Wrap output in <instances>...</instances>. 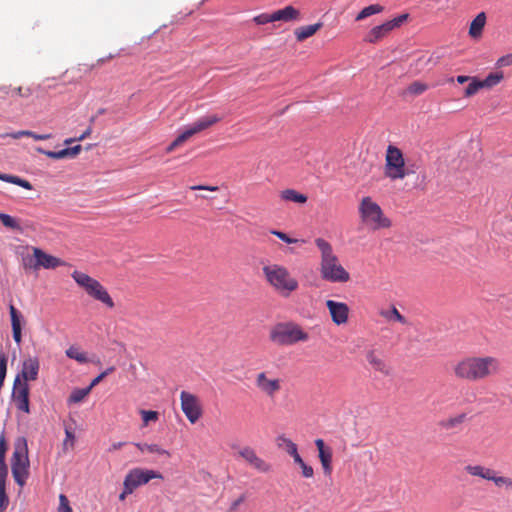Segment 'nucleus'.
<instances>
[{"label":"nucleus","instance_id":"nucleus-49","mask_svg":"<svg viewBox=\"0 0 512 512\" xmlns=\"http://www.w3.org/2000/svg\"><path fill=\"white\" fill-rule=\"evenodd\" d=\"M75 444V435L72 430L66 428L65 429V439L63 441V448H73Z\"/></svg>","mask_w":512,"mask_h":512},{"label":"nucleus","instance_id":"nucleus-45","mask_svg":"<svg viewBox=\"0 0 512 512\" xmlns=\"http://www.w3.org/2000/svg\"><path fill=\"white\" fill-rule=\"evenodd\" d=\"M94 121H95V117H92L90 119V123H94ZM91 133H92V124H90V126L79 137L66 139L64 141V144L70 145L75 141H82V140L88 138L91 135Z\"/></svg>","mask_w":512,"mask_h":512},{"label":"nucleus","instance_id":"nucleus-8","mask_svg":"<svg viewBox=\"0 0 512 512\" xmlns=\"http://www.w3.org/2000/svg\"><path fill=\"white\" fill-rule=\"evenodd\" d=\"M12 475L15 482L23 487L29 477V458L27 442L24 438L18 441L12 455Z\"/></svg>","mask_w":512,"mask_h":512},{"label":"nucleus","instance_id":"nucleus-39","mask_svg":"<svg viewBox=\"0 0 512 512\" xmlns=\"http://www.w3.org/2000/svg\"><path fill=\"white\" fill-rule=\"evenodd\" d=\"M36 150H37L39 153L44 154V155H46L47 157L52 158V159H64V158H69L67 148H64V149L59 150V151H47V150H44V149H42V148H37Z\"/></svg>","mask_w":512,"mask_h":512},{"label":"nucleus","instance_id":"nucleus-55","mask_svg":"<svg viewBox=\"0 0 512 512\" xmlns=\"http://www.w3.org/2000/svg\"><path fill=\"white\" fill-rule=\"evenodd\" d=\"M134 492V490H132L129 485H127L124 481H123V489H122V492L119 494V500L120 501H125V499L127 498L128 495L132 494Z\"/></svg>","mask_w":512,"mask_h":512},{"label":"nucleus","instance_id":"nucleus-43","mask_svg":"<svg viewBox=\"0 0 512 512\" xmlns=\"http://www.w3.org/2000/svg\"><path fill=\"white\" fill-rule=\"evenodd\" d=\"M187 140H189V139L183 131L180 135H178L176 137V139L173 142L170 143L169 146H167L166 152L167 153L173 152L176 148L183 145Z\"/></svg>","mask_w":512,"mask_h":512},{"label":"nucleus","instance_id":"nucleus-44","mask_svg":"<svg viewBox=\"0 0 512 512\" xmlns=\"http://www.w3.org/2000/svg\"><path fill=\"white\" fill-rule=\"evenodd\" d=\"M22 264L24 269L26 270H38V264H37V258L34 256V254L23 256L22 257Z\"/></svg>","mask_w":512,"mask_h":512},{"label":"nucleus","instance_id":"nucleus-37","mask_svg":"<svg viewBox=\"0 0 512 512\" xmlns=\"http://www.w3.org/2000/svg\"><path fill=\"white\" fill-rule=\"evenodd\" d=\"M142 418V426L147 427L150 422H157L159 419V413L153 410H140L139 411Z\"/></svg>","mask_w":512,"mask_h":512},{"label":"nucleus","instance_id":"nucleus-11","mask_svg":"<svg viewBox=\"0 0 512 512\" xmlns=\"http://www.w3.org/2000/svg\"><path fill=\"white\" fill-rule=\"evenodd\" d=\"M152 479H163V475L152 469L136 467L127 472L124 482L135 491L138 487L147 484Z\"/></svg>","mask_w":512,"mask_h":512},{"label":"nucleus","instance_id":"nucleus-51","mask_svg":"<svg viewBox=\"0 0 512 512\" xmlns=\"http://www.w3.org/2000/svg\"><path fill=\"white\" fill-rule=\"evenodd\" d=\"M271 233L288 244L296 243L298 241L297 239L289 237L286 233L282 231L273 230L271 231Z\"/></svg>","mask_w":512,"mask_h":512},{"label":"nucleus","instance_id":"nucleus-47","mask_svg":"<svg viewBox=\"0 0 512 512\" xmlns=\"http://www.w3.org/2000/svg\"><path fill=\"white\" fill-rule=\"evenodd\" d=\"M7 372V357L3 352H0V389L4 384Z\"/></svg>","mask_w":512,"mask_h":512},{"label":"nucleus","instance_id":"nucleus-33","mask_svg":"<svg viewBox=\"0 0 512 512\" xmlns=\"http://www.w3.org/2000/svg\"><path fill=\"white\" fill-rule=\"evenodd\" d=\"M0 180L8 182V183L16 184L22 188L27 189V190L32 189V185L29 181L19 178L17 176H13V175H9V174H0Z\"/></svg>","mask_w":512,"mask_h":512},{"label":"nucleus","instance_id":"nucleus-48","mask_svg":"<svg viewBox=\"0 0 512 512\" xmlns=\"http://www.w3.org/2000/svg\"><path fill=\"white\" fill-rule=\"evenodd\" d=\"M58 512H73L69 500L64 494L59 495V506H58Z\"/></svg>","mask_w":512,"mask_h":512},{"label":"nucleus","instance_id":"nucleus-17","mask_svg":"<svg viewBox=\"0 0 512 512\" xmlns=\"http://www.w3.org/2000/svg\"><path fill=\"white\" fill-rule=\"evenodd\" d=\"M31 249L34 253V256L37 258L38 270L40 268L55 269L64 265V262L60 258L47 254L45 251L38 247H32Z\"/></svg>","mask_w":512,"mask_h":512},{"label":"nucleus","instance_id":"nucleus-12","mask_svg":"<svg viewBox=\"0 0 512 512\" xmlns=\"http://www.w3.org/2000/svg\"><path fill=\"white\" fill-rule=\"evenodd\" d=\"M408 18V14H402L392 20L373 27L365 36L364 41L368 43H377L393 29L400 27Z\"/></svg>","mask_w":512,"mask_h":512},{"label":"nucleus","instance_id":"nucleus-50","mask_svg":"<svg viewBox=\"0 0 512 512\" xmlns=\"http://www.w3.org/2000/svg\"><path fill=\"white\" fill-rule=\"evenodd\" d=\"M9 505V498L6 494V485H0V512L7 509Z\"/></svg>","mask_w":512,"mask_h":512},{"label":"nucleus","instance_id":"nucleus-20","mask_svg":"<svg viewBox=\"0 0 512 512\" xmlns=\"http://www.w3.org/2000/svg\"><path fill=\"white\" fill-rule=\"evenodd\" d=\"M315 445L319 452V459L326 475H330L332 472V450L325 446L322 439H316Z\"/></svg>","mask_w":512,"mask_h":512},{"label":"nucleus","instance_id":"nucleus-53","mask_svg":"<svg viewBox=\"0 0 512 512\" xmlns=\"http://www.w3.org/2000/svg\"><path fill=\"white\" fill-rule=\"evenodd\" d=\"M7 465L5 459H0V485H6Z\"/></svg>","mask_w":512,"mask_h":512},{"label":"nucleus","instance_id":"nucleus-34","mask_svg":"<svg viewBox=\"0 0 512 512\" xmlns=\"http://www.w3.org/2000/svg\"><path fill=\"white\" fill-rule=\"evenodd\" d=\"M0 221L6 228L22 231L19 220L6 213L0 212Z\"/></svg>","mask_w":512,"mask_h":512},{"label":"nucleus","instance_id":"nucleus-62","mask_svg":"<svg viewBox=\"0 0 512 512\" xmlns=\"http://www.w3.org/2000/svg\"><path fill=\"white\" fill-rule=\"evenodd\" d=\"M126 443L125 442H115L113 443L110 448H109V451H116V450H119L121 449Z\"/></svg>","mask_w":512,"mask_h":512},{"label":"nucleus","instance_id":"nucleus-42","mask_svg":"<svg viewBox=\"0 0 512 512\" xmlns=\"http://www.w3.org/2000/svg\"><path fill=\"white\" fill-rule=\"evenodd\" d=\"M147 452L158 456H164L166 458L171 457V453L156 443H151L147 447Z\"/></svg>","mask_w":512,"mask_h":512},{"label":"nucleus","instance_id":"nucleus-26","mask_svg":"<svg viewBox=\"0 0 512 512\" xmlns=\"http://www.w3.org/2000/svg\"><path fill=\"white\" fill-rule=\"evenodd\" d=\"M11 137L13 139H19L21 137H31L34 140H48L51 138V134H36L29 130H21L13 133L0 134V138Z\"/></svg>","mask_w":512,"mask_h":512},{"label":"nucleus","instance_id":"nucleus-52","mask_svg":"<svg viewBox=\"0 0 512 512\" xmlns=\"http://www.w3.org/2000/svg\"><path fill=\"white\" fill-rule=\"evenodd\" d=\"M496 65L498 67H508V66H511L512 65V52L510 54H507V55H504V56L500 57L497 60Z\"/></svg>","mask_w":512,"mask_h":512},{"label":"nucleus","instance_id":"nucleus-18","mask_svg":"<svg viewBox=\"0 0 512 512\" xmlns=\"http://www.w3.org/2000/svg\"><path fill=\"white\" fill-rule=\"evenodd\" d=\"M221 120V118L217 115H208L204 116L197 121H195L192 125H190L186 130H184V133L190 139L194 135L210 128L214 124L218 123Z\"/></svg>","mask_w":512,"mask_h":512},{"label":"nucleus","instance_id":"nucleus-61","mask_svg":"<svg viewBox=\"0 0 512 512\" xmlns=\"http://www.w3.org/2000/svg\"><path fill=\"white\" fill-rule=\"evenodd\" d=\"M290 456L293 458V460H294V462H295L296 464H298L299 466L303 465L304 461H303V459L301 458V456H300V454L298 453V451H296V454H291Z\"/></svg>","mask_w":512,"mask_h":512},{"label":"nucleus","instance_id":"nucleus-16","mask_svg":"<svg viewBox=\"0 0 512 512\" xmlns=\"http://www.w3.org/2000/svg\"><path fill=\"white\" fill-rule=\"evenodd\" d=\"M238 455L245 460L252 468L267 473L271 470V465L264 459L260 458L256 451L250 446H244L238 451Z\"/></svg>","mask_w":512,"mask_h":512},{"label":"nucleus","instance_id":"nucleus-56","mask_svg":"<svg viewBox=\"0 0 512 512\" xmlns=\"http://www.w3.org/2000/svg\"><path fill=\"white\" fill-rule=\"evenodd\" d=\"M67 150H68L69 158H74L81 152L82 147H81V145H76L73 147H68Z\"/></svg>","mask_w":512,"mask_h":512},{"label":"nucleus","instance_id":"nucleus-35","mask_svg":"<svg viewBox=\"0 0 512 512\" xmlns=\"http://www.w3.org/2000/svg\"><path fill=\"white\" fill-rule=\"evenodd\" d=\"M504 78L502 72L490 73L484 80H481L483 88H492L499 84Z\"/></svg>","mask_w":512,"mask_h":512},{"label":"nucleus","instance_id":"nucleus-60","mask_svg":"<svg viewBox=\"0 0 512 512\" xmlns=\"http://www.w3.org/2000/svg\"><path fill=\"white\" fill-rule=\"evenodd\" d=\"M192 190H209V191H217V186H204V185H196L191 187Z\"/></svg>","mask_w":512,"mask_h":512},{"label":"nucleus","instance_id":"nucleus-6","mask_svg":"<svg viewBox=\"0 0 512 512\" xmlns=\"http://www.w3.org/2000/svg\"><path fill=\"white\" fill-rule=\"evenodd\" d=\"M269 338L279 346H291L299 342H307L310 336L299 324L285 322L274 326L270 331Z\"/></svg>","mask_w":512,"mask_h":512},{"label":"nucleus","instance_id":"nucleus-41","mask_svg":"<svg viewBox=\"0 0 512 512\" xmlns=\"http://www.w3.org/2000/svg\"><path fill=\"white\" fill-rule=\"evenodd\" d=\"M489 481H493L498 487L505 486L506 488L512 489V479L504 476H496L494 470L492 471V478Z\"/></svg>","mask_w":512,"mask_h":512},{"label":"nucleus","instance_id":"nucleus-5","mask_svg":"<svg viewBox=\"0 0 512 512\" xmlns=\"http://www.w3.org/2000/svg\"><path fill=\"white\" fill-rule=\"evenodd\" d=\"M71 277L89 297L102 303L108 309L115 307V303L109 292L97 279L78 270L73 271Z\"/></svg>","mask_w":512,"mask_h":512},{"label":"nucleus","instance_id":"nucleus-31","mask_svg":"<svg viewBox=\"0 0 512 512\" xmlns=\"http://www.w3.org/2000/svg\"><path fill=\"white\" fill-rule=\"evenodd\" d=\"M380 315L388 321H396L401 324H407L406 318L393 306L390 310L381 311Z\"/></svg>","mask_w":512,"mask_h":512},{"label":"nucleus","instance_id":"nucleus-64","mask_svg":"<svg viewBox=\"0 0 512 512\" xmlns=\"http://www.w3.org/2000/svg\"><path fill=\"white\" fill-rule=\"evenodd\" d=\"M138 449L139 451L141 452H147V447L149 446L148 443H141V442H138V443H135L134 444Z\"/></svg>","mask_w":512,"mask_h":512},{"label":"nucleus","instance_id":"nucleus-23","mask_svg":"<svg viewBox=\"0 0 512 512\" xmlns=\"http://www.w3.org/2000/svg\"><path fill=\"white\" fill-rule=\"evenodd\" d=\"M321 27V22L312 25L301 26L295 29L294 34L297 41L302 42L307 38L313 36L318 30H320Z\"/></svg>","mask_w":512,"mask_h":512},{"label":"nucleus","instance_id":"nucleus-13","mask_svg":"<svg viewBox=\"0 0 512 512\" xmlns=\"http://www.w3.org/2000/svg\"><path fill=\"white\" fill-rule=\"evenodd\" d=\"M29 393L28 383L21 381L20 376H16L12 389V400L18 410L27 414L30 413Z\"/></svg>","mask_w":512,"mask_h":512},{"label":"nucleus","instance_id":"nucleus-46","mask_svg":"<svg viewBox=\"0 0 512 512\" xmlns=\"http://www.w3.org/2000/svg\"><path fill=\"white\" fill-rule=\"evenodd\" d=\"M253 21L257 24V25H264V24H267V23H271V22H275V19H274V12L273 13H262V14H259L257 16H255L253 18Z\"/></svg>","mask_w":512,"mask_h":512},{"label":"nucleus","instance_id":"nucleus-40","mask_svg":"<svg viewBox=\"0 0 512 512\" xmlns=\"http://www.w3.org/2000/svg\"><path fill=\"white\" fill-rule=\"evenodd\" d=\"M428 85L426 83H423V82H420V81H415L413 83H411L408 87V92L412 95H421L423 94L425 91L428 90Z\"/></svg>","mask_w":512,"mask_h":512},{"label":"nucleus","instance_id":"nucleus-63","mask_svg":"<svg viewBox=\"0 0 512 512\" xmlns=\"http://www.w3.org/2000/svg\"><path fill=\"white\" fill-rule=\"evenodd\" d=\"M472 77H469V76H465V75H459L456 77V81L459 83V84H464L468 81L471 80Z\"/></svg>","mask_w":512,"mask_h":512},{"label":"nucleus","instance_id":"nucleus-54","mask_svg":"<svg viewBox=\"0 0 512 512\" xmlns=\"http://www.w3.org/2000/svg\"><path fill=\"white\" fill-rule=\"evenodd\" d=\"M301 470H302V475L303 477L305 478H312L313 475H314V470L311 466L307 465L305 462L303 463V465L300 466Z\"/></svg>","mask_w":512,"mask_h":512},{"label":"nucleus","instance_id":"nucleus-3","mask_svg":"<svg viewBox=\"0 0 512 512\" xmlns=\"http://www.w3.org/2000/svg\"><path fill=\"white\" fill-rule=\"evenodd\" d=\"M267 284L281 297L288 298L299 289V282L284 265L268 263L262 267Z\"/></svg>","mask_w":512,"mask_h":512},{"label":"nucleus","instance_id":"nucleus-58","mask_svg":"<svg viewBox=\"0 0 512 512\" xmlns=\"http://www.w3.org/2000/svg\"><path fill=\"white\" fill-rule=\"evenodd\" d=\"M7 450V445L5 441L4 435H1L0 437V459H5V453Z\"/></svg>","mask_w":512,"mask_h":512},{"label":"nucleus","instance_id":"nucleus-2","mask_svg":"<svg viewBox=\"0 0 512 512\" xmlns=\"http://www.w3.org/2000/svg\"><path fill=\"white\" fill-rule=\"evenodd\" d=\"M315 244L321 253L320 276L332 283H345L350 280V274L340 264L331 244L323 238L315 239Z\"/></svg>","mask_w":512,"mask_h":512},{"label":"nucleus","instance_id":"nucleus-9","mask_svg":"<svg viewBox=\"0 0 512 512\" xmlns=\"http://www.w3.org/2000/svg\"><path fill=\"white\" fill-rule=\"evenodd\" d=\"M254 384L260 393L271 399L282 389V380L268 371L257 373L255 375Z\"/></svg>","mask_w":512,"mask_h":512},{"label":"nucleus","instance_id":"nucleus-4","mask_svg":"<svg viewBox=\"0 0 512 512\" xmlns=\"http://www.w3.org/2000/svg\"><path fill=\"white\" fill-rule=\"evenodd\" d=\"M358 211L362 223L372 230L390 228L392 226V221L385 216L379 204L369 196L361 199Z\"/></svg>","mask_w":512,"mask_h":512},{"label":"nucleus","instance_id":"nucleus-21","mask_svg":"<svg viewBox=\"0 0 512 512\" xmlns=\"http://www.w3.org/2000/svg\"><path fill=\"white\" fill-rule=\"evenodd\" d=\"M301 18L300 11L292 5L285 6L282 9L274 11V19L281 22L299 21Z\"/></svg>","mask_w":512,"mask_h":512},{"label":"nucleus","instance_id":"nucleus-22","mask_svg":"<svg viewBox=\"0 0 512 512\" xmlns=\"http://www.w3.org/2000/svg\"><path fill=\"white\" fill-rule=\"evenodd\" d=\"M10 317H11V326L14 341L20 345L22 342V327H21V313L15 308L14 305H10L9 307Z\"/></svg>","mask_w":512,"mask_h":512},{"label":"nucleus","instance_id":"nucleus-7","mask_svg":"<svg viewBox=\"0 0 512 512\" xmlns=\"http://www.w3.org/2000/svg\"><path fill=\"white\" fill-rule=\"evenodd\" d=\"M412 172L406 166L402 151L394 145H389L385 154L384 175L395 181L404 179Z\"/></svg>","mask_w":512,"mask_h":512},{"label":"nucleus","instance_id":"nucleus-19","mask_svg":"<svg viewBox=\"0 0 512 512\" xmlns=\"http://www.w3.org/2000/svg\"><path fill=\"white\" fill-rule=\"evenodd\" d=\"M40 363L37 357H29L23 361L20 376L21 381H35L38 378Z\"/></svg>","mask_w":512,"mask_h":512},{"label":"nucleus","instance_id":"nucleus-25","mask_svg":"<svg viewBox=\"0 0 512 512\" xmlns=\"http://www.w3.org/2000/svg\"><path fill=\"white\" fill-rule=\"evenodd\" d=\"M280 198L286 202H294L298 204H304L307 202V196L303 193L296 191L295 189H285L280 192Z\"/></svg>","mask_w":512,"mask_h":512},{"label":"nucleus","instance_id":"nucleus-15","mask_svg":"<svg viewBox=\"0 0 512 512\" xmlns=\"http://www.w3.org/2000/svg\"><path fill=\"white\" fill-rule=\"evenodd\" d=\"M325 304L335 325H345L348 322L350 309L346 303L327 300Z\"/></svg>","mask_w":512,"mask_h":512},{"label":"nucleus","instance_id":"nucleus-36","mask_svg":"<svg viewBox=\"0 0 512 512\" xmlns=\"http://www.w3.org/2000/svg\"><path fill=\"white\" fill-rule=\"evenodd\" d=\"M90 388H78L72 391L68 398L69 403H80L90 393Z\"/></svg>","mask_w":512,"mask_h":512},{"label":"nucleus","instance_id":"nucleus-29","mask_svg":"<svg viewBox=\"0 0 512 512\" xmlns=\"http://www.w3.org/2000/svg\"><path fill=\"white\" fill-rule=\"evenodd\" d=\"M276 444L279 448L284 449L287 454H296L298 451L297 445L285 435H280L276 438Z\"/></svg>","mask_w":512,"mask_h":512},{"label":"nucleus","instance_id":"nucleus-30","mask_svg":"<svg viewBox=\"0 0 512 512\" xmlns=\"http://www.w3.org/2000/svg\"><path fill=\"white\" fill-rule=\"evenodd\" d=\"M65 353L68 358L74 359L81 364L87 363L89 361L87 353L81 351L80 348L77 346H70Z\"/></svg>","mask_w":512,"mask_h":512},{"label":"nucleus","instance_id":"nucleus-1","mask_svg":"<svg viewBox=\"0 0 512 512\" xmlns=\"http://www.w3.org/2000/svg\"><path fill=\"white\" fill-rule=\"evenodd\" d=\"M500 362L492 356H469L457 361L452 372L455 378L470 382L480 381L499 372Z\"/></svg>","mask_w":512,"mask_h":512},{"label":"nucleus","instance_id":"nucleus-57","mask_svg":"<svg viewBox=\"0 0 512 512\" xmlns=\"http://www.w3.org/2000/svg\"><path fill=\"white\" fill-rule=\"evenodd\" d=\"M245 501V495H241L236 500H234L230 505V511L234 512L238 509L239 505H241Z\"/></svg>","mask_w":512,"mask_h":512},{"label":"nucleus","instance_id":"nucleus-27","mask_svg":"<svg viewBox=\"0 0 512 512\" xmlns=\"http://www.w3.org/2000/svg\"><path fill=\"white\" fill-rule=\"evenodd\" d=\"M465 471L471 475V476H476V477H480L482 479H485V480H489V478H492V469L490 468H486L482 465H467L465 466Z\"/></svg>","mask_w":512,"mask_h":512},{"label":"nucleus","instance_id":"nucleus-59","mask_svg":"<svg viewBox=\"0 0 512 512\" xmlns=\"http://www.w3.org/2000/svg\"><path fill=\"white\" fill-rule=\"evenodd\" d=\"M106 377V373H100L97 377H95L90 385L88 386L90 390H92L93 387H95L97 384H99L104 378Z\"/></svg>","mask_w":512,"mask_h":512},{"label":"nucleus","instance_id":"nucleus-32","mask_svg":"<svg viewBox=\"0 0 512 512\" xmlns=\"http://www.w3.org/2000/svg\"><path fill=\"white\" fill-rule=\"evenodd\" d=\"M384 10L383 6L379 4H372L363 8L356 16V21L364 20L365 18L374 14L381 13Z\"/></svg>","mask_w":512,"mask_h":512},{"label":"nucleus","instance_id":"nucleus-28","mask_svg":"<svg viewBox=\"0 0 512 512\" xmlns=\"http://www.w3.org/2000/svg\"><path fill=\"white\" fill-rule=\"evenodd\" d=\"M465 420H466V414L461 413V414L449 417L445 420H442L440 425L442 428L449 430V429L459 427L460 425H462L465 422Z\"/></svg>","mask_w":512,"mask_h":512},{"label":"nucleus","instance_id":"nucleus-10","mask_svg":"<svg viewBox=\"0 0 512 512\" xmlns=\"http://www.w3.org/2000/svg\"><path fill=\"white\" fill-rule=\"evenodd\" d=\"M181 409L191 424H195L203 414V408L200 399L187 391L180 393Z\"/></svg>","mask_w":512,"mask_h":512},{"label":"nucleus","instance_id":"nucleus-14","mask_svg":"<svg viewBox=\"0 0 512 512\" xmlns=\"http://www.w3.org/2000/svg\"><path fill=\"white\" fill-rule=\"evenodd\" d=\"M365 359L371 370L375 373H378L383 377H388L392 374V366L381 352L374 349L368 350L365 354Z\"/></svg>","mask_w":512,"mask_h":512},{"label":"nucleus","instance_id":"nucleus-24","mask_svg":"<svg viewBox=\"0 0 512 512\" xmlns=\"http://www.w3.org/2000/svg\"><path fill=\"white\" fill-rule=\"evenodd\" d=\"M486 23V14L484 12H480L471 22L469 27V35L472 38H477L481 36L482 30Z\"/></svg>","mask_w":512,"mask_h":512},{"label":"nucleus","instance_id":"nucleus-38","mask_svg":"<svg viewBox=\"0 0 512 512\" xmlns=\"http://www.w3.org/2000/svg\"><path fill=\"white\" fill-rule=\"evenodd\" d=\"M482 88L483 86L481 80H478L476 77H472L469 85L466 87L464 91V96L472 97Z\"/></svg>","mask_w":512,"mask_h":512}]
</instances>
